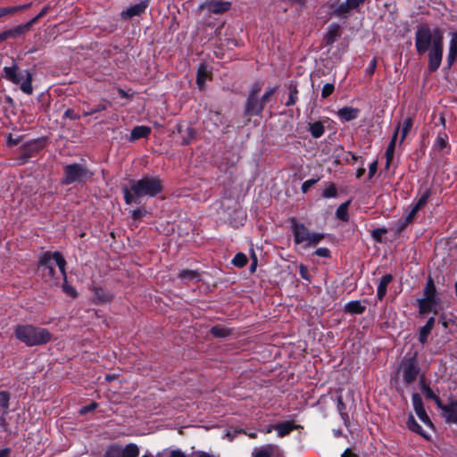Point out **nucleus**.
I'll list each match as a JSON object with an SVG mask.
<instances>
[{"instance_id": "nucleus-47", "label": "nucleus", "mask_w": 457, "mask_h": 457, "mask_svg": "<svg viewBox=\"0 0 457 457\" xmlns=\"http://www.w3.org/2000/svg\"><path fill=\"white\" fill-rule=\"evenodd\" d=\"M386 232L387 231L386 228H376L371 231V237L377 242H381L383 235H385Z\"/></svg>"}, {"instance_id": "nucleus-46", "label": "nucleus", "mask_w": 457, "mask_h": 457, "mask_svg": "<svg viewBox=\"0 0 457 457\" xmlns=\"http://www.w3.org/2000/svg\"><path fill=\"white\" fill-rule=\"evenodd\" d=\"M320 180V178H317V179H308V180H305L303 184H302V187H301V190L303 194L307 193L308 190L314 185L316 184L318 181Z\"/></svg>"}, {"instance_id": "nucleus-25", "label": "nucleus", "mask_w": 457, "mask_h": 457, "mask_svg": "<svg viewBox=\"0 0 457 457\" xmlns=\"http://www.w3.org/2000/svg\"><path fill=\"white\" fill-rule=\"evenodd\" d=\"M345 311L351 314H361L365 311V306L360 301H351L345 304Z\"/></svg>"}, {"instance_id": "nucleus-41", "label": "nucleus", "mask_w": 457, "mask_h": 457, "mask_svg": "<svg viewBox=\"0 0 457 457\" xmlns=\"http://www.w3.org/2000/svg\"><path fill=\"white\" fill-rule=\"evenodd\" d=\"M211 332L217 337H225L228 335V330L227 328L219 326L212 327L211 328Z\"/></svg>"}, {"instance_id": "nucleus-43", "label": "nucleus", "mask_w": 457, "mask_h": 457, "mask_svg": "<svg viewBox=\"0 0 457 457\" xmlns=\"http://www.w3.org/2000/svg\"><path fill=\"white\" fill-rule=\"evenodd\" d=\"M432 328L426 327L425 325L420 328L419 334V341L424 344L431 332Z\"/></svg>"}, {"instance_id": "nucleus-61", "label": "nucleus", "mask_w": 457, "mask_h": 457, "mask_svg": "<svg viewBox=\"0 0 457 457\" xmlns=\"http://www.w3.org/2000/svg\"><path fill=\"white\" fill-rule=\"evenodd\" d=\"M65 116L69 117L70 119H78L79 117L74 114V112L71 109H68L65 112Z\"/></svg>"}, {"instance_id": "nucleus-1", "label": "nucleus", "mask_w": 457, "mask_h": 457, "mask_svg": "<svg viewBox=\"0 0 457 457\" xmlns=\"http://www.w3.org/2000/svg\"><path fill=\"white\" fill-rule=\"evenodd\" d=\"M415 48L418 54L428 52V70L436 71L441 65L444 52V31L420 24L415 31Z\"/></svg>"}, {"instance_id": "nucleus-35", "label": "nucleus", "mask_w": 457, "mask_h": 457, "mask_svg": "<svg viewBox=\"0 0 457 457\" xmlns=\"http://www.w3.org/2000/svg\"><path fill=\"white\" fill-rule=\"evenodd\" d=\"M429 196H430V190L429 189L424 190L423 193L419 197V199L417 200V202L413 205L416 208V210L420 211L421 208H423L427 204Z\"/></svg>"}, {"instance_id": "nucleus-58", "label": "nucleus", "mask_w": 457, "mask_h": 457, "mask_svg": "<svg viewBox=\"0 0 457 457\" xmlns=\"http://www.w3.org/2000/svg\"><path fill=\"white\" fill-rule=\"evenodd\" d=\"M377 66V59L373 58L369 65L368 71L370 74H372L376 69Z\"/></svg>"}, {"instance_id": "nucleus-20", "label": "nucleus", "mask_w": 457, "mask_h": 457, "mask_svg": "<svg viewBox=\"0 0 457 457\" xmlns=\"http://www.w3.org/2000/svg\"><path fill=\"white\" fill-rule=\"evenodd\" d=\"M151 133V129L147 126H137L130 133L129 140L136 141L140 138L147 137Z\"/></svg>"}, {"instance_id": "nucleus-23", "label": "nucleus", "mask_w": 457, "mask_h": 457, "mask_svg": "<svg viewBox=\"0 0 457 457\" xmlns=\"http://www.w3.org/2000/svg\"><path fill=\"white\" fill-rule=\"evenodd\" d=\"M455 60H457V31L452 34L447 57L449 64H452Z\"/></svg>"}, {"instance_id": "nucleus-33", "label": "nucleus", "mask_w": 457, "mask_h": 457, "mask_svg": "<svg viewBox=\"0 0 457 457\" xmlns=\"http://www.w3.org/2000/svg\"><path fill=\"white\" fill-rule=\"evenodd\" d=\"M348 206H349V202H345V203L340 204L339 207L337 209L336 215L339 220H341L343 221L348 220V219H349Z\"/></svg>"}, {"instance_id": "nucleus-9", "label": "nucleus", "mask_w": 457, "mask_h": 457, "mask_svg": "<svg viewBox=\"0 0 457 457\" xmlns=\"http://www.w3.org/2000/svg\"><path fill=\"white\" fill-rule=\"evenodd\" d=\"M261 90L262 85L260 83H255L253 86L245 106V112L247 115H259L263 111L265 104L262 98L258 97Z\"/></svg>"}, {"instance_id": "nucleus-14", "label": "nucleus", "mask_w": 457, "mask_h": 457, "mask_svg": "<svg viewBox=\"0 0 457 457\" xmlns=\"http://www.w3.org/2000/svg\"><path fill=\"white\" fill-rule=\"evenodd\" d=\"M230 7V2L221 0H208L200 6L201 9H206L208 12L217 14L228 12Z\"/></svg>"}, {"instance_id": "nucleus-21", "label": "nucleus", "mask_w": 457, "mask_h": 457, "mask_svg": "<svg viewBox=\"0 0 457 457\" xmlns=\"http://www.w3.org/2000/svg\"><path fill=\"white\" fill-rule=\"evenodd\" d=\"M210 76V71L206 65L201 64L197 69L196 84L200 89H203L206 79Z\"/></svg>"}, {"instance_id": "nucleus-63", "label": "nucleus", "mask_w": 457, "mask_h": 457, "mask_svg": "<svg viewBox=\"0 0 457 457\" xmlns=\"http://www.w3.org/2000/svg\"><path fill=\"white\" fill-rule=\"evenodd\" d=\"M434 325H435V318L434 317H430L425 326L428 327V328H434Z\"/></svg>"}, {"instance_id": "nucleus-4", "label": "nucleus", "mask_w": 457, "mask_h": 457, "mask_svg": "<svg viewBox=\"0 0 457 457\" xmlns=\"http://www.w3.org/2000/svg\"><path fill=\"white\" fill-rule=\"evenodd\" d=\"M14 334L20 341L28 346L44 345L52 338L48 329L33 325H18L14 329Z\"/></svg>"}, {"instance_id": "nucleus-45", "label": "nucleus", "mask_w": 457, "mask_h": 457, "mask_svg": "<svg viewBox=\"0 0 457 457\" xmlns=\"http://www.w3.org/2000/svg\"><path fill=\"white\" fill-rule=\"evenodd\" d=\"M335 90V86L332 83H327L323 86L321 89V97L327 98Z\"/></svg>"}, {"instance_id": "nucleus-55", "label": "nucleus", "mask_w": 457, "mask_h": 457, "mask_svg": "<svg viewBox=\"0 0 457 457\" xmlns=\"http://www.w3.org/2000/svg\"><path fill=\"white\" fill-rule=\"evenodd\" d=\"M187 138L184 139V143L187 144L190 140H192L195 137V131L192 128H187Z\"/></svg>"}, {"instance_id": "nucleus-59", "label": "nucleus", "mask_w": 457, "mask_h": 457, "mask_svg": "<svg viewBox=\"0 0 457 457\" xmlns=\"http://www.w3.org/2000/svg\"><path fill=\"white\" fill-rule=\"evenodd\" d=\"M341 457H356V454L347 448L342 454Z\"/></svg>"}, {"instance_id": "nucleus-10", "label": "nucleus", "mask_w": 457, "mask_h": 457, "mask_svg": "<svg viewBox=\"0 0 457 457\" xmlns=\"http://www.w3.org/2000/svg\"><path fill=\"white\" fill-rule=\"evenodd\" d=\"M139 453V447L133 443L128 444L125 447L112 445L107 448L104 457H138Z\"/></svg>"}, {"instance_id": "nucleus-17", "label": "nucleus", "mask_w": 457, "mask_h": 457, "mask_svg": "<svg viewBox=\"0 0 457 457\" xmlns=\"http://www.w3.org/2000/svg\"><path fill=\"white\" fill-rule=\"evenodd\" d=\"M360 110L352 106H345L337 112V117L343 122L353 120L358 118Z\"/></svg>"}, {"instance_id": "nucleus-26", "label": "nucleus", "mask_w": 457, "mask_h": 457, "mask_svg": "<svg viewBox=\"0 0 457 457\" xmlns=\"http://www.w3.org/2000/svg\"><path fill=\"white\" fill-rule=\"evenodd\" d=\"M94 296L98 303H105L112 300V295L101 287L93 288Z\"/></svg>"}, {"instance_id": "nucleus-15", "label": "nucleus", "mask_w": 457, "mask_h": 457, "mask_svg": "<svg viewBox=\"0 0 457 457\" xmlns=\"http://www.w3.org/2000/svg\"><path fill=\"white\" fill-rule=\"evenodd\" d=\"M443 411V416L447 423L457 424V402L452 401L448 404L441 403L438 407Z\"/></svg>"}, {"instance_id": "nucleus-37", "label": "nucleus", "mask_w": 457, "mask_h": 457, "mask_svg": "<svg viewBox=\"0 0 457 457\" xmlns=\"http://www.w3.org/2000/svg\"><path fill=\"white\" fill-rule=\"evenodd\" d=\"M337 195V190L333 183H328L324 190L322 191V196L324 198H334Z\"/></svg>"}, {"instance_id": "nucleus-7", "label": "nucleus", "mask_w": 457, "mask_h": 457, "mask_svg": "<svg viewBox=\"0 0 457 457\" xmlns=\"http://www.w3.org/2000/svg\"><path fill=\"white\" fill-rule=\"evenodd\" d=\"M3 76L14 84L21 83V89L23 93L27 95L32 94V76L29 71L22 72L19 70L17 65L4 67Z\"/></svg>"}, {"instance_id": "nucleus-19", "label": "nucleus", "mask_w": 457, "mask_h": 457, "mask_svg": "<svg viewBox=\"0 0 457 457\" xmlns=\"http://www.w3.org/2000/svg\"><path fill=\"white\" fill-rule=\"evenodd\" d=\"M392 280L393 276L391 274H386L381 278L377 289V297L378 300L381 301L384 298L387 291V286Z\"/></svg>"}, {"instance_id": "nucleus-6", "label": "nucleus", "mask_w": 457, "mask_h": 457, "mask_svg": "<svg viewBox=\"0 0 457 457\" xmlns=\"http://www.w3.org/2000/svg\"><path fill=\"white\" fill-rule=\"evenodd\" d=\"M291 229L295 243L297 245L303 244L305 247L314 246L324 238V234L311 232L303 223L297 222L295 219L291 220Z\"/></svg>"}, {"instance_id": "nucleus-13", "label": "nucleus", "mask_w": 457, "mask_h": 457, "mask_svg": "<svg viewBox=\"0 0 457 457\" xmlns=\"http://www.w3.org/2000/svg\"><path fill=\"white\" fill-rule=\"evenodd\" d=\"M411 401L413 409L420 421L423 422L425 425L432 428L433 424L425 411L421 396L418 393H414L412 394Z\"/></svg>"}, {"instance_id": "nucleus-60", "label": "nucleus", "mask_w": 457, "mask_h": 457, "mask_svg": "<svg viewBox=\"0 0 457 457\" xmlns=\"http://www.w3.org/2000/svg\"><path fill=\"white\" fill-rule=\"evenodd\" d=\"M169 457H187V456L180 451H172Z\"/></svg>"}, {"instance_id": "nucleus-53", "label": "nucleus", "mask_w": 457, "mask_h": 457, "mask_svg": "<svg viewBox=\"0 0 457 457\" xmlns=\"http://www.w3.org/2000/svg\"><path fill=\"white\" fill-rule=\"evenodd\" d=\"M97 407V403H92L87 406H84L80 409L79 412L80 414H86L93 410H95Z\"/></svg>"}, {"instance_id": "nucleus-39", "label": "nucleus", "mask_w": 457, "mask_h": 457, "mask_svg": "<svg viewBox=\"0 0 457 457\" xmlns=\"http://www.w3.org/2000/svg\"><path fill=\"white\" fill-rule=\"evenodd\" d=\"M29 5V4H25V5L17 6V7H0V18L4 16V15L12 14V13L18 12V11L25 9Z\"/></svg>"}, {"instance_id": "nucleus-22", "label": "nucleus", "mask_w": 457, "mask_h": 457, "mask_svg": "<svg viewBox=\"0 0 457 457\" xmlns=\"http://www.w3.org/2000/svg\"><path fill=\"white\" fill-rule=\"evenodd\" d=\"M400 131V127L397 126L395 130V133L391 138V141L386 148V162H387V164H389L393 158H394V153H395V144H396V139H397V136H398V133Z\"/></svg>"}, {"instance_id": "nucleus-24", "label": "nucleus", "mask_w": 457, "mask_h": 457, "mask_svg": "<svg viewBox=\"0 0 457 457\" xmlns=\"http://www.w3.org/2000/svg\"><path fill=\"white\" fill-rule=\"evenodd\" d=\"M29 30V24H20L14 28L5 30L7 37H18Z\"/></svg>"}, {"instance_id": "nucleus-51", "label": "nucleus", "mask_w": 457, "mask_h": 457, "mask_svg": "<svg viewBox=\"0 0 457 457\" xmlns=\"http://www.w3.org/2000/svg\"><path fill=\"white\" fill-rule=\"evenodd\" d=\"M315 254L320 257H329L330 256V251L327 247H320L315 251Z\"/></svg>"}, {"instance_id": "nucleus-27", "label": "nucleus", "mask_w": 457, "mask_h": 457, "mask_svg": "<svg viewBox=\"0 0 457 457\" xmlns=\"http://www.w3.org/2000/svg\"><path fill=\"white\" fill-rule=\"evenodd\" d=\"M353 9L351 5L347 4V0H345L334 10V14L339 18H345Z\"/></svg>"}, {"instance_id": "nucleus-29", "label": "nucleus", "mask_w": 457, "mask_h": 457, "mask_svg": "<svg viewBox=\"0 0 457 457\" xmlns=\"http://www.w3.org/2000/svg\"><path fill=\"white\" fill-rule=\"evenodd\" d=\"M421 390H422V392H423V394H424L426 398L434 400L436 404V406L437 407H441L442 402H441L440 398L438 397V395H436L433 392V390L428 386L422 385Z\"/></svg>"}, {"instance_id": "nucleus-32", "label": "nucleus", "mask_w": 457, "mask_h": 457, "mask_svg": "<svg viewBox=\"0 0 457 457\" xmlns=\"http://www.w3.org/2000/svg\"><path fill=\"white\" fill-rule=\"evenodd\" d=\"M179 278L186 281L199 280V273L192 270H183L179 272Z\"/></svg>"}, {"instance_id": "nucleus-50", "label": "nucleus", "mask_w": 457, "mask_h": 457, "mask_svg": "<svg viewBox=\"0 0 457 457\" xmlns=\"http://www.w3.org/2000/svg\"><path fill=\"white\" fill-rule=\"evenodd\" d=\"M299 272H300L302 278H303L307 281L311 280V275L309 273L308 268L305 265H303V264L299 265Z\"/></svg>"}, {"instance_id": "nucleus-44", "label": "nucleus", "mask_w": 457, "mask_h": 457, "mask_svg": "<svg viewBox=\"0 0 457 457\" xmlns=\"http://www.w3.org/2000/svg\"><path fill=\"white\" fill-rule=\"evenodd\" d=\"M10 394L6 391L0 392V407L6 410L9 407Z\"/></svg>"}, {"instance_id": "nucleus-49", "label": "nucleus", "mask_w": 457, "mask_h": 457, "mask_svg": "<svg viewBox=\"0 0 457 457\" xmlns=\"http://www.w3.org/2000/svg\"><path fill=\"white\" fill-rule=\"evenodd\" d=\"M278 89V87H270L269 88L264 94L263 96L261 97L262 102L264 104H266L267 102L270 101V97L275 94V92L277 91Z\"/></svg>"}, {"instance_id": "nucleus-64", "label": "nucleus", "mask_w": 457, "mask_h": 457, "mask_svg": "<svg viewBox=\"0 0 457 457\" xmlns=\"http://www.w3.org/2000/svg\"><path fill=\"white\" fill-rule=\"evenodd\" d=\"M195 457H214L207 453H204V452H200V453H197Z\"/></svg>"}, {"instance_id": "nucleus-12", "label": "nucleus", "mask_w": 457, "mask_h": 457, "mask_svg": "<svg viewBox=\"0 0 457 457\" xmlns=\"http://www.w3.org/2000/svg\"><path fill=\"white\" fill-rule=\"evenodd\" d=\"M251 457H283V453L278 445L268 444L260 447H255Z\"/></svg>"}, {"instance_id": "nucleus-54", "label": "nucleus", "mask_w": 457, "mask_h": 457, "mask_svg": "<svg viewBox=\"0 0 457 457\" xmlns=\"http://www.w3.org/2000/svg\"><path fill=\"white\" fill-rule=\"evenodd\" d=\"M145 213V210L137 209L131 212V216L134 220H139Z\"/></svg>"}, {"instance_id": "nucleus-48", "label": "nucleus", "mask_w": 457, "mask_h": 457, "mask_svg": "<svg viewBox=\"0 0 457 457\" xmlns=\"http://www.w3.org/2000/svg\"><path fill=\"white\" fill-rule=\"evenodd\" d=\"M62 289L67 295H71V297L75 298L77 296V291L73 287L67 284L66 279L64 280V283L62 285Z\"/></svg>"}, {"instance_id": "nucleus-52", "label": "nucleus", "mask_w": 457, "mask_h": 457, "mask_svg": "<svg viewBox=\"0 0 457 457\" xmlns=\"http://www.w3.org/2000/svg\"><path fill=\"white\" fill-rule=\"evenodd\" d=\"M418 212H419V210H416V208L414 206H412L411 211L409 212V213L407 214V216L405 218V223L406 224L411 223L414 220Z\"/></svg>"}, {"instance_id": "nucleus-11", "label": "nucleus", "mask_w": 457, "mask_h": 457, "mask_svg": "<svg viewBox=\"0 0 457 457\" xmlns=\"http://www.w3.org/2000/svg\"><path fill=\"white\" fill-rule=\"evenodd\" d=\"M403 381L406 384H411L416 380L420 369L414 358L404 359L400 367Z\"/></svg>"}, {"instance_id": "nucleus-3", "label": "nucleus", "mask_w": 457, "mask_h": 457, "mask_svg": "<svg viewBox=\"0 0 457 457\" xmlns=\"http://www.w3.org/2000/svg\"><path fill=\"white\" fill-rule=\"evenodd\" d=\"M65 266L66 261L59 252H46L39 259L38 268L42 272V276L46 281H49L51 284H57V280L54 278L55 267H58L63 280L67 278Z\"/></svg>"}, {"instance_id": "nucleus-16", "label": "nucleus", "mask_w": 457, "mask_h": 457, "mask_svg": "<svg viewBox=\"0 0 457 457\" xmlns=\"http://www.w3.org/2000/svg\"><path fill=\"white\" fill-rule=\"evenodd\" d=\"M148 3L146 1H141L128 9L121 12L120 16L122 19L129 20L135 16L141 15L146 9Z\"/></svg>"}, {"instance_id": "nucleus-40", "label": "nucleus", "mask_w": 457, "mask_h": 457, "mask_svg": "<svg viewBox=\"0 0 457 457\" xmlns=\"http://www.w3.org/2000/svg\"><path fill=\"white\" fill-rule=\"evenodd\" d=\"M338 36V26L334 25L330 27L329 31L326 36V41L328 44H331L335 41L336 37Z\"/></svg>"}, {"instance_id": "nucleus-62", "label": "nucleus", "mask_w": 457, "mask_h": 457, "mask_svg": "<svg viewBox=\"0 0 457 457\" xmlns=\"http://www.w3.org/2000/svg\"><path fill=\"white\" fill-rule=\"evenodd\" d=\"M11 453L10 448H4L0 450V457H9Z\"/></svg>"}, {"instance_id": "nucleus-38", "label": "nucleus", "mask_w": 457, "mask_h": 457, "mask_svg": "<svg viewBox=\"0 0 457 457\" xmlns=\"http://www.w3.org/2000/svg\"><path fill=\"white\" fill-rule=\"evenodd\" d=\"M247 261V257L245 253H238L234 256L232 263L237 267L242 268L246 265Z\"/></svg>"}, {"instance_id": "nucleus-34", "label": "nucleus", "mask_w": 457, "mask_h": 457, "mask_svg": "<svg viewBox=\"0 0 457 457\" xmlns=\"http://www.w3.org/2000/svg\"><path fill=\"white\" fill-rule=\"evenodd\" d=\"M447 143H448V137L445 133H438L436 138V141H435V145L434 146L441 151L443 149H445L447 145Z\"/></svg>"}, {"instance_id": "nucleus-28", "label": "nucleus", "mask_w": 457, "mask_h": 457, "mask_svg": "<svg viewBox=\"0 0 457 457\" xmlns=\"http://www.w3.org/2000/svg\"><path fill=\"white\" fill-rule=\"evenodd\" d=\"M309 130L314 138L320 137L325 132L324 126L320 121H315L310 124Z\"/></svg>"}, {"instance_id": "nucleus-31", "label": "nucleus", "mask_w": 457, "mask_h": 457, "mask_svg": "<svg viewBox=\"0 0 457 457\" xmlns=\"http://www.w3.org/2000/svg\"><path fill=\"white\" fill-rule=\"evenodd\" d=\"M412 124H413V121L411 117L404 119V120L403 121L402 124H398V126L400 127V129H401V133H402L401 143L404 140L407 134L411 130Z\"/></svg>"}, {"instance_id": "nucleus-8", "label": "nucleus", "mask_w": 457, "mask_h": 457, "mask_svg": "<svg viewBox=\"0 0 457 457\" xmlns=\"http://www.w3.org/2000/svg\"><path fill=\"white\" fill-rule=\"evenodd\" d=\"M63 170L64 179L62 183L66 185L84 183L93 176V172L81 163L68 164L63 168Z\"/></svg>"}, {"instance_id": "nucleus-36", "label": "nucleus", "mask_w": 457, "mask_h": 457, "mask_svg": "<svg viewBox=\"0 0 457 457\" xmlns=\"http://www.w3.org/2000/svg\"><path fill=\"white\" fill-rule=\"evenodd\" d=\"M289 90H290V92H289V96H288V100L286 103L287 106L294 105L298 99V97H297L298 89H297L296 86L290 84Z\"/></svg>"}, {"instance_id": "nucleus-18", "label": "nucleus", "mask_w": 457, "mask_h": 457, "mask_svg": "<svg viewBox=\"0 0 457 457\" xmlns=\"http://www.w3.org/2000/svg\"><path fill=\"white\" fill-rule=\"evenodd\" d=\"M300 426L295 425L291 420H287L275 425V431H277L278 437H284L289 435L293 430L298 428Z\"/></svg>"}, {"instance_id": "nucleus-5", "label": "nucleus", "mask_w": 457, "mask_h": 457, "mask_svg": "<svg viewBox=\"0 0 457 457\" xmlns=\"http://www.w3.org/2000/svg\"><path fill=\"white\" fill-rule=\"evenodd\" d=\"M417 303L420 315L429 312L436 314L442 309L440 298L437 296L436 288L431 278L427 280L423 288V295L417 300Z\"/></svg>"}, {"instance_id": "nucleus-57", "label": "nucleus", "mask_w": 457, "mask_h": 457, "mask_svg": "<svg viewBox=\"0 0 457 457\" xmlns=\"http://www.w3.org/2000/svg\"><path fill=\"white\" fill-rule=\"evenodd\" d=\"M376 171H377V162H373L372 163L370 164V167H369L370 178H371L375 174Z\"/></svg>"}, {"instance_id": "nucleus-56", "label": "nucleus", "mask_w": 457, "mask_h": 457, "mask_svg": "<svg viewBox=\"0 0 457 457\" xmlns=\"http://www.w3.org/2000/svg\"><path fill=\"white\" fill-rule=\"evenodd\" d=\"M365 0H347V4L351 5L353 9L362 4Z\"/></svg>"}, {"instance_id": "nucleus-42", "label": "nucleus", "mask_w": 457, "mask_h": 457, "mask_svg": "<svg viewBox=\"0 0 457 457\" xmlns=\"http://www.w3.org/2000/svg\"><path fill=\"white\" fill-rule=\"evenodd\" d=\"M107 108V104L105 103V101L102 102L101 104H99L98 105H96V107L92 108V109H89L87 111H85L83 112V116H89V115H92L96 112H101V111H104L106 110Z\"/></svg>"}, {"instance_id": "nucleus-30", "label": "nucleus", "mask_w": 457, "mask_h": 457, "mask_svg": "<svg viewBox=\"0 0 457 457\" xmlns=\"http://www.w3.org/2000/svg\"><path fill=\"white\" fill-rule=\"evenodd\" d=\"M407 427L410 430L416 432L422 436L426 437L421 427L418 424L412 414H410L407 420Z\"/></svg>"}, {"instance_id": "nucleus-2", "label": "nucleus", "mask_w": 457, "mask_h": 457, "mask_svg": "<svg viewBox=\"0 0 457 457\" xmlns=\"http://www.w3.org/2000/svg\"><path fill=\"white\" fill-rule=\"evenodd\" d=\"M163 190L162 180L158 177L144 176L140 179H132L129 187L123 188L124 200L127 204L139 203L140 199L154 197Z\"/></svg>"}]
</instances>
